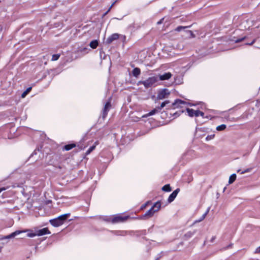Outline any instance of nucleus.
I'll return each mask as SVG.
<instances>
[{
    "instance_id": "nucleus-34",
    "label": "nucleus",
    "mask_w": 260,
    "mask_h": 260,
    "mask_svg": "<svg viewBox=\"0 0 260 260\" xmlns=\"http://www.w3.org/2000/svg\"><path fill=\"white\" fill-rule=\"evenodd\" d=\"M199 113H200V111H199V110H196L195 111V113H194V116H196V117L199 116L200 114Z\"/></svg>"
},
{
    "instance_id": "nucleus-45",
    "label": "nucleus",
    "mask_w": 260,
    "mask_h": 260,
    "mask_svg": "<svg viewBox=\"0 0 260 260\" xmlns=\"http://www.w3.org/2000/svg\"><path fill=\"white\" fill-rule=\"evenodd\" d=\"M232 244L229 245L228 246V247H227V248H229L231 247L232 246Z\"/></svg>"
},
{
    "instance_id": "nucleus-15",
    "label": "nucleus",
    "mask_w": 260,
    "mask_h": 260,
    "mask_svg": "<svg viewBox=\"0 0 260 260\" xmlns=\"http://www.w3.org/2000/svg\"><path fill=\"white\" fill-rule=\"evenodd\" d=\"M140 73L141 70L139 68H134L132 71L133 75L135 77H137Z\"/></svg>"
},
{
    "instance_id": "nucleus-5",
    "label": "nucleus",
    "mask_w": 260,
    "mask_h": 260,
    "mask_svg": "<svg viewBox=\"0 0 260 260\" xmlns=\"http://www.w3.org/2000/svg\"><path fill=\"white\" fill-rule=\"evenodd\" d=\"M111 108V104L110 99L109 101L106 102L104 105V109H103V112H102L103 118L104 119L107 116L108 113L109 111Z\"/></svg>"
},
{
    "instance_id": "nucleus-1",
    "label": "nucleus",
    "mask_w": 260,
    "mask_h": 260,
    "mask_svg": "<svg viewBox=\"0 0 260 260\" xmlns=\"http://www.w3.org/2000/svg\"><path fill=\"white\" fill-rule=\"evenodd\" d=\"M70 213H66L60 215L56 218L50 220V223L52 226L58 227L62 225L67 220L68 218L70 217Z\"/></svg>"
},
{
    "instance_id": "nucleus-32",
    "label": "nucleus",
    "mask_w": 260,
    "mask_h": 260,
    "mask_svg": "<svg viewBox=\"0 0 260 260\" xmlns=\"http://www.w3.org/2000/svg\"><path fill=\"white\" fill-rule=\"evenodd\" d=\"M245 38H246L245 37H244L240 39L235 40H234V41L235 43H239V42L242 41L243 40H244L245 39Z\"/></svg>"
},
{
    "instance_id": "nucleus-4",
    "label": "nucleus",
    "mask_w": 260,
    "mask_h": 260,
    "mask_svg": "<svg viewBox=\"0 0 260 260\" xmlns=\"http://www.w3.org/2000/svg\"><path fill=\"white\" fill-rule=\"evenodd\" d=\"M170 92L168 89L165 88L158 91L157 95V99L162 100L167 98Z\"/></svg>"
},
{
    "instance_id": "nucleus-19",
    "label": "nucleus",
    "mask_w": 260,
    "mask_h": 260,
    "mask_svg": "<svg viewBox=\"0 0 260 260\" xmlns=\"http://www.w3.org/2000/svg\"><path fill=\"white\" fill-rule=\"evenodd\" d=\"M170 103V101L169 100L165 101L161 103V105L159 106H158V109L160 111L164 107H165L167 104Z\"/></svg>"
},
{
    "instance_id": "nucleus-41",
    "label": "nucleus",
    "mask_w": 260,
    "mask_h": 260,
    "mask_svg": "<svg viewBox=\"0 0 260 260\" xmlns=\"http://www.w3.org/2000/svg\"><path fill=\"white\" fill-rule=\"evenodd\" d=\"M6 189V188L5 187H2V188H0V193L3 191V190H5Z\"/></svg>"
},
{
    "instance_id": "nucleus-7",
    "label": "nucleus",
    "mask_w": 260,
    "mask_h": 260,
    "mask_svg": "<svg viewBox=\"0 0 260 260\" xmlns=\"http://www.w3.org/2000/svg\"><path fill=\"white\" fill-rule=\"evenodd\" d=\"M28 231V230H23V231L17 230V231H16L15 232L11 233V234L8 235V236L3 237V238H1V240L8 239L14 238L15 236L20 234L21 233H25Z\"/></svg>"
},
{
    "instance_id": "nucleus-12",
    "label": "nucleus",
    "mask_w": 260,
    "mask_h": 260,
    "mask_svg": "<svg viewBox=\"0 0 260 260\" xmlns=\"http://www.w3.org/2000/svg\"><path fill=\"white\" fill-rule=\"evenodd\" d=\"M172 76V74L170 72L166 73L162 75H160L159 76V78L160 80L164 81L166 80L169 79Z\"/></svg>"
},
{
    "instance_id": "nucleus-11",
    "label": "nucleus",
    "mask_w": 260,
    "mask_h": 260,
    "mask_svg": "<svg viewBox=\"0 0 260 260\" xmlns=\"http://www.w3.org/2000/svg\"><path fill=\"white\" fill-rule=\"evenodd\" d=\"M119 38L118 34H113L109 36L106 40V43L108 44H111L113 41L116 40Z\"/></svg>"
},
{
    "instance_id": "nucleus-47",
    "label": "nucleus",
    "mask_w": 260,
    "mask_h": 260,
    "mask_svg": "<svg viewBox=\"0 0 260 260\" xmlns=\"http://www.w3.org/2000/svg\"><path fill=\"white\" fill-rule=\"evenodd\" d=\"M225 189H226V187H224V189H223V191H225Z\"/></svg>"
},
{
    "instance_id": "nucleus-48",
    "label": "nucleus",
    "mask_w": 260,
    "mask_h": 260,
    "mask_svg": "<svg viewBox=\"0 0 260 260\" xmlns=\"http://www.w3.org/2000/svg\"><path fill=\"white\" fill-rule=\"evenodd\" d=\"M155 260H159V258H156V259H155Z\"/></svg>"
},
{
    "instance_id": "nucleus-40",
    "label": "nucleus",
    "mask_w": 260,
    "mask_h": 260,
    "mask_svg": "<svg viewBox=\"0 0 260 260\" xmlns=\"http://www.w3.org/2000/svg\"><path fill=\"white\" fill-rule=\"evenodd\" d=\"M115 3H116V1H115V2H114V3L111 5V6H110V7L109 8V10H108V11L107 12V13H108V12L110 11V9L113 7V6L115 4Z\"/></svg>"
},
{
    "instance_id": "nucleus-6",
    "label": "nucleus",
    "mask_w": 260,
    "mask_h": 260,
    "mask_svg": "<svg viewBox=\"0 0 260 260\" xmlns=\"http://www.w3.org/2000/svg\"><path fill=\"white\" fill-rule=\"evenodd\" d=\"M186 103L183 101H182L181 100H176L174 103H172V105H171L170 106H168V107L167 108L168 109H175V108H177L179 107H181V105L182 104H185Z\"/></svg>"
},
{
    "instance_id": "nucleus-36",
    "label": "nucleus",
    "mask_w": 260,
    "mask_h": 260,
    "mask_svg": "<svg viewBox=\"0 0 260 260\" xmlns=\"http://www.w3.org/2000/svg\"><path fill=\"white\" fill-rule=\"evenodd\" d=\"M205 218H203V215L197 220L196 221V222H201L202 221V220H203Z\"/></svg>"
},
{
    "instance_id": "nucleus-17",
    "label": "nucleus",
    "mask_w": 260,
    "mask_h": 260,
    "mask_svg": "<svg viewBox=\"0 0 260 260\" xmlns=\"http://www.w3.org/2000/svg\"><path fill=\"white\" fill-rule=\"evenodd\" d=\"M161 189L163 191H166V192H169V191H171L172 190V188H171L170 184H169L165 185L162 187Z\"/></svg>"
},
{
    "instance_id": "nucleus-30",
    "label": "nucleus",
    "mask_w": 260,
    "mask_h": 260,
    "mask_svg": "<svg viewBox=\"0 0 260 260\" xmlns=\"http://www.w3.org/2000/svg\"><path fill=\"white\" fill-rule=\"evenodd\" d=\"M210 207H208V209H207L206 211L205 212V213L203 214V218H205L206 216L208 214V213H209V212L210 211Z\"/></svg>"
},
{
    "instance_id": "nucleus-25",
    "label": "nucleus",
    "mask_w": 260,
    "mask_h": 260,
    "mask_svg": "<svg viewBox=\"0 0 260 260\" xmlns=\"http://www.w3.org/2000/svg\"><path fill=\"white\" fill-rule=\"evenodd\" d=\"M95 145H93V146H91L86 152V154L88 155L89 154H90L91 153V152H92L95 149Z\"/></svg>"
},
{
    "instance_id": "nucleus-33",
    "label": "nucleus",
    "mask_w": 260,
    "mask_h": 260,
    "mask_svg": "<svg viewBox=\"0 0 260 260\" xmlns=\"http://www.w3.org/2000/svg\"><path fill=\"white\" fill-rule=\"evenodd\" d=\"M183 112V111H179V112H176L174 114V115L175 116V117L179 116L181 113Z\"/></svg>"
},
{
    "instance_id": "nucleus-22",
    "label": "nucleus",
    "mask_w": 260,
    "mask_h": 260,
    "mask_svg": "<svg viewBox=\"0 0 260 260\" xmlns=\"http://www.w3.org/2000/svg\"><path fill=\"white\" fill-rule=\"evenodd\" d=\"M190 26H179L176 28H175V30L177 31H180L183 29H184L186 28H189Z\"/></svg>"
},
{
    "instance_id": "nucleus-43",
    "label": "nucleus",
    "mask_w": 260,
    "mask_h": 260,
    "mask_svg": "<svg viewBox=\"0 0 260 260\" xmlns=\"http://www.w3.org/2000/svg\"><path fill=\"white\" fill-rule=\"evenodd\" d=\"M6 189V188L5 187H2V188H0V193L3 191V190H5Z\"/></svg>"
},
{
    "instance_id": "nucleus-44",
    "label": "nucleus",
    "mask_w": 260,
    "mask_h": 260,
    "mask_svg": "<svg viewBox=\"0 0 260 260\" xmlns=\"http://www.w3.org/2000/svg\"><path fill=\"white\" fill-rule=\"evenodd\" d=\"M86 49H87L86 48H84L82 49L80 51H81V52H82V51H83L84 50H86Z\"/></svg>"
},
{
    "instance_id": "nucleus-37",
    "label": "nucleus",
    "mask_w": 260,
    "mask_h": 260,
    "mask_svg": "<svg viewBox=\"0 0 260 260\" xmlns=\"http://www.w3.org/2000/svg\"><path fill=\"white\" fill-rule=\"evenodd\" d=\"M164 20V18H162L161 19H160L159 21H158V22H157V24H161V23L162 22V21H163Z\"/></svg>"
},
{
    "instance_id": "nucleus-13",
    "label": "nucleus",
    "mask_w": 260,
    "mask_h": 260,
    "mask_svg": "<svg viewBox=\"0 0 260 260\" xmlns=\"http://www.w3.org/2000/svg\"><path fill=\"white\" fill-rule=\"evenodd\" d=\"M159 111V109H158L157 107H156L155 109L151 110L150 112H149L148 114H146L145 115L143 116V117H146L147 116H151L155 113L158 112Z\"/></svg>"
},
{
    "instance_id": "nucleus-8",
    "label": "nucleus",
    "mask_w": 260,
    "mask_h": 260,
    "mask_svg": "<svg viewBox=\"0 0 260 260\" xmlns=\"http://www.w3.org/2000/svg\"><path fill=\"white\" fill-rule=\"evenodd\" d=\"M128 216H121L120 215H117L114 217L112 219V223L121 222L125 221Z\"/></svg>"
},
{
    "instance_id": "nucleus-49",
    "label": "nucleus",
    "mask_w": 260,
    "mask_h": 260,
    "mask_svg": "<svg viewBox=\"0 0 260 260\" xmlns=\"http://www.w3.org/2000/svg\"><path fill=\"white\" fill-rule=\"evenodd\" d=\"M259 48H260V47H259Z\"/></svg>"
},
{
    "instance_id": "nucleus-2",
    "label": "nucleus",
    "mask_w": 260,
    "mask_h": 260,
    "mask_svg": "<svg viewBox=\"0 0 260 260\" xmlns=\"http://www.w3.org/2000/svg\"><path fill=\"white\" fill-rule=\"evenodd\" d=\"M160 207V202L159 201L156 202L153 206L145 213L144 216L152 217L156 212H157L159 210Z\"/></svg>"
},
{
    "instance_id": "nucleus-18",
    "label": "nucleus",
    "mask_w": 260,
    "mask_h": 260,
    "mask_svg": "<svg viewBox=\"0 0 260 260\" xmlns=\"http://www.w3.org/2000/svg\"><path fill=\"white\" fill-rule=\"evenodd\" d=\"M195 111L196 110H194L192 109H189V108L186 109V111L188 113V115L190 117L194 116V113H195Z\"/></svg>"
},
{
    "instance_id": "nucleus-31",
    "label": "nucleus",
    "mask_w": 260,
    "mask_h": 260,
    "mask_svg": "<svg viewBox=\"0 0 260 260\" xmlns=\"http://www.w3.org/2000/svg\"><path fill=\"white\" fill-rule=\"evenodd\" d=\"M251 171V168H248L244 171H242L241 172V174H243L245 173H248V172H250V171Z\"/></svg>"
},
{
    "instance_id": "nucleus-24",
    "label": "nucleus",
    "mask_w": 260,
    "mask_h": 260,
    "mask_svg": "<svg viewBox=\"0 0 260 260\" xmlns=\"http://www.w3.org/2000/svg\"><path fill=\"white\" fill-rule=\"evenodd\" d=\"M59 57H60L59 54H53L52 55L51 60L52 61H56L58 59Z\"/></svg>"
},
{
    "instance_id": "nucleus-14",
    "label": "nucleus",
    "mask_w": 260,
    "mask_h": 260,
    "mask_svg": "<svg viewBox=\"0 0 260 260\" xmlns=\"http://www.w3.org/2000/svg\"><path fill=\"white\" fill-rule=\"evenodd\" d=\"M99 45V42L96 40H92L89 44V46L92 49H95Z\"/></svg>"
},
{
    "instance_id": "nucleus-3",
    "label": "nucleus",
    "mask_w": 260,
    "mask_h": 260,
    "mask_svg": "<svg viewBox=\"0 0 260 260\" xmlns=\"http://www.w3.org/2000/svg\"><path fill=\"white\" fill-rule=\"evenodd\" d=\"M157 81V78L156 77L153 76L148 78L144 81H140V83L143 84L145 88H149L152 86Z\"/></svg>"
},
{
    "instance_id": "nucleus-38",
    "label": "nucleus",
    "mask_w": 260,
    "mask_h": 260,
    "mask_svg": "<svg viewBox=\"0 0 260 260\" xmlns=\"http://www.w3.org/2000/svg\"><path fill=\"white\" fill-rule=\"evenodd\" d=\"M255 40L254 39L251 43H246V45H252L255 42Z\"/></svg>"
},
{
    "instance_id": "nucleus-23",
    "label": "nucleus",
    "mask_w": 260,
    "mask_h": 260,
    "mask_svg": "<svg viewBox=\"0 0 260 260\" xmlns=\"http://www.w3.org/2000/svg\"><path fill=\"white\" fill-rule=\"evenodd\" d=\"M31 87H28V88H27L26 89V90L22 93V94H21V97H22V98H24V97L26 96V95L27 94H28V92H30V91L31 90Z\"/></svg>"
},
{
    "instance_id": "nucleus-26",
    "label": "nucleus",
    "mask_w": 260,
    "mask_h": 260,
    "mask_svg": "<svg viewBox=\"0 0 260 260\" xmlns=\"http://www.w3.org/2000/svg\"><path fill=\"white\" fill-rule=\"evenodd\" d=\"M187 34L189 35L190 38H194L195 37L194 35L193 34L192 31L191 30H187L186 31Z\"/></svg>"
},
{
    "instance_id": "nucleus-16",
    "label": "nucleus",
    "mask_w": 260,
    "mask_h": 260,
    "mask_svg": "<svg viewBox=\"0 0 260 260\" xmlns=\"http://www.w3.org/2000/svg\"><path fill=\"white\" fill-rule=\"evenodd\" d=\"M76 146V145L75 144H70L68 145H66L64 147L63 149L66 151H69L72 148H74Z\"/></svg>"
},
{
    "instance_id": "nucleus-28",
    "label": "nucleus",
    "mask_w": 260,
    "mask_h": 260,
    "mask_svg": "<svg viewBox=\"0 0 260 260\" xmlns=\"http://www.w3.org/2000/svg\"><path fill=\"white\" fill-rule=\"evenodd\" d=\"M193 234L194 232H188L185 235V236L187 238H190L192 237Z\"/></svg>"
},
{
    "instance_id": "nucleus-10",
    "label": "nucleus",
    "mask_w": 260,
    "mask_h": 260,
    "mask_svg": "<svg viewBox=\"0 0 260 260\" xmlns=\"http://www.w3.org/2000/svg\"><path fill=\"white\" fill-rule=\"evenodd\" d=\"M36 232L37 236H42L46 234H50L51 233L47 228L37 230Z\"/></svg>"
},
{
    "instance_id": "nucleus-27",
    "label": "nucleus",
    "mask_w": 260,
    "mask_h": 260,
    "mask_svg": "<svg viewBox=\"0 0 260 260\" xmlns=\"http://www.w3.org/2000/svg\"><path fill=\"white\" fill-rule=\"evenodd\" d=\"M214 136H215V135H214V134L211 135H208L206 138V140L207 141L211 140L214 138Z\"/></svg>"
},
{
    "instance_id": "nucleus-39",
    "label": "nucleus",
    "mask_w": 260,
    "mask_h": 260,
    "mask_svg": "<svg viewBox=\"0 0 260 260\" xmlns=\"http://www.w3.org/2000/svg\"><path fill=\"white\" fill-rule=\"evenodd\" d=\"M200 114V116H202V117H204V113L202 112V111H200V113H199Z\"/></svg>"
},
{
    "instance_id": "nucleus-46",
    "label": "nucleus",
    "mask_w": 260,
    "mask_h": 260,
    "mask_svg": "<svg viewBox=\"0 0 260 260\" xmlns=\"http://www.w3.org/2000/svg\"><path fill=\"white\" fill-rule=\"evenodd\" d=\"M240 171H241V170H238L237 171V172H238V173H239V172H240Z\"/></svg>"
},
{
    "instance_id": "nucleus-29",
    "label": "nucleus",
    "mask_w": 260,
    "mask_h": 260,
    "mask_svg": "<svg viewBox=\"0 0 260 260\" xmlns=\"http://www.w3.org/2000/svg\"><path fill=\"white\" fill-rule=\"evenodd\" d=\"M36 236V232L35 233H29L27 234V236L28 237H34Z\"/></svg>"
},
{
    "instance_id": "nucleus-21",
    "label": "nucleus",
    "mask_w": 260,
    "mask_h": 260,
    "mask_svg": "<svg viewBox=\"0 0 260 260\" xmlns=\"http://www.w3.org/2000/svg\"><path fill=\"white\" fill-rule=\"evenodd\" d=\"M226 127L225 124H222L221 125H218L216 127V129L218 131H224Z\"/></svg>"
},
{
    "instance_id": "nucleus-9",
    "label": "nucleus",
    "mask_w": 260,
    "mask_h": 260,
    "mask_svg": "<svg viewBox=\"0 0 260 260\" xmlns=\"http://www.w3.org/2000/svg\"><path fill=\"white\" fill-rule=\"evenodd\" d=\"M179 191V188H177L174 191H173V192L169 196L168 199V203H171L172 202L175 200Z\"/></svg>"
},
{
    "instance_id": "nucleus-42",
    "label": "nucleus",
    "mask_w": 260,
    "mask_h": 260,
    "mask_svg": "<svg viewBox=\"0 0 260 260\" xmlns=\"http://www.w3.org/2000/svg\"><path fill=\"white\" fill-rule=\"evenodd\" d=\"M6 189V188L5 187H2V188H0V193L3 191V190H5Z\"/></svg>"
},
{
    "instance_id": "nucleus-35",
    "label": "nucleus",
    "mask_w": 260,
    "mask_h": 260,
    "mask_svg": "<svg viewBox=\"0 0 260 260\" xmlns=\"http://www.w3.org/2000/svg\"><path fill=\"white\" fill-rule=\"evenodd\" d=\"M254 252L255 253H260V246L259 247H258L257 248H256Z\"/></svg>"
},
{
    "instance_id": "nucleus-20",
    "label": "nucleus",
    "mask_w": 260,
    "mask_h": 260,
    "mask_svg": "<svg viewBox=\"0 0 260 260\" xmlns=\"http://www.w3.org/2000/svg\"><path fill=\"white\" fill-rule=\"evenodd\" d=\"M236 179V175L235 174H232L229 178V184L233 183L235 181Z\"/></svg>"
}]
</instances>
